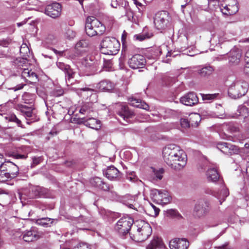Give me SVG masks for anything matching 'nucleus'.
<instances>
[{
  "instance_id": "22",
  "label": "nucleus",
  "mask_w": 249,
  "mask_h": 249,
  "mask_svg": "<svg viewBox=\"0 0 249 249\" xmlns=\"http://www.w3.org/2000/svg\"><path fill=\"white\" fill-rule=\"evenodd\" d=\"M117 114L126 121L128 119L132 118L134 115V113L130 110L128 107L125 105H121L120 106L117 111Z\"/></svg>"
},
{
  "instance_id": "37",
  "label": "nucleus",
  "mask_w": 249,
  "mask_h": 249,
  "mask_svg": "<svg viewBox=\"0 0 249 249\" xmlns=\"http://www.w3.org/2000/svg\"><path fill=\"white\" fill-rule=\"evenodd\" d=\"M35 95L30 93L25 92L22 95V100L25 104H32L34 103Z\"/></svg>"
},
{
  "instance_id": "64",
  "label": "nucleus",
  "mask_w": 249,
  "mask_h": 249,
  "mask_svg": "<svg viewBox=\"0 0 249 249\" xmlns=\"http://www.w3.org/2000/svg\"><path fill=\"white\" fill-rule=\"evenodd\" d=\"M248 121L249 122L245 124V129L247 134L249 135V117Z\"/></svg>"
},
{
  "instance_id": "19",
  "label": "nucleus",
  "mask_w": 249,
  "mask_h": 249,
  "mask_svg": "<svg viewBox=\"0 0 249 249\" xmlns=\"http://www.w3.org/2000/svg\"><path fill=\"white\" fill-rule=\"evenodd\" d=\"M241 54L240 49L234 47L230 51L228 54L229 63L231 64H238L240 62Z\"/></svg>"
},
{
  "instance_id": "60",
  "label": "nucleus",
  "mask_w": 249,
  "mask_h": 249,
  "mask_svg": "<svg viewBox=\"0 0 249 249\" xmlns=\"http://www.w3.org/2000/svg\"><path fill=\"white\" fill-rule=\"evenodd\" d=\"M99 189L105 191H107L109 190L110 187L108 184L102 180V183L101 184L100 187H99Z\"/></svg>"
},
{
  "instance_id": "20",
  "label": "nucleus",
  "mask_w": 249,
  "mask_h": 249,
  "mask_svg": "<svg viewBox=\"0 0 249 249\" xmlns=\"http://www.w3.org/2000/svg\"><path fill=\"white\" fill-rule=\"evenodd\" d=\"M220 9L221 12L225 15H233L238 11V8L236 4L231 5L225 2L220 3Z\"/></svg>"
},
{
  "instance_id": "35",
  "label": "nucleus",
  "mask_w": 249,
  "mask_h": 249,
  "mask_svg": "<svg viewBox=\"0 0 249 249\" xmlns=\"http://www.w3.org/2000/svg\"><path fill=\"white\" fill-rule=\"evenodd\" d=\"M53 222V219L48 217H45L37 219L36 224L44 227H48L51 226Z\"/></svg>"
},
{
  "instance_id": "5",
  "label": "nucleus",
  "mask_w": 249,
  "mask_h": 249,
  "mask_svg": "<svg viewBox=\"0 0 249 249\" xmlns=\"http://www.w3.org/2000/svg\"><path fill=\"white\" fill-rule=\"evenodd\" d=\"M247 83L242 81H236L233 82L228 89V94L233 99L239 98L244 95L248 91Z\"/></svg>"
},
{
  "instance_id": "49",
  "label": "nucleus",
  "mask_w": 249,
  "mask_h": 249,
  "mask_svg": "<svg viewBox=\"0 0 249 249\" xmlns=\"http://www.w3.org/2000/svg\"><path fill=\"white\" fill-rule=\"evenodd\" d=\"M136 6L137 7L140 13H142L145 9V6L137 0H133Z\"/></svg>"
},
{
  "instance_id": "57",
  "label": "nucleus",
  "mask_w": 249,
  "mask_h": 249,
  "mask_svg": "<svg viewBox=\"0 0 249 249\" xmlns=\"http://www.w3.org/2000/svg\"><path fill=\"white\" fill-rule=\"evenodd\" d=\"M73 249H91L90 247L86 243H80Z\"/></svg>"
},
{
  "instance_id": "45",
  "label": "nucleus",
  "mask_w": 249,
  "mask_h": 249,
  "mask_svg": "<svg viewBox=\"0 0 249 249\" xmlns=\"http://www.w3.org/2000/svg\"><path fill=\"white\" fill-rule=\"evenodd\" d=\"M29 53V49L26 44H23L21 45L20 49V53L23 57L28 56V53Z\"/></svg>"
},
{
  "instance_id": "40",
  "label": "nucleus",
  "mask_w": 249,
  "mask_h": 249,
  "mask_svg": "<svg viewBox=\"0 0 249 249\" xmlns=\"http://www.w3.org/2000/svg\"><path fill=\"white\" fill-rule=\"evenodd\" d=\"M6 119L9 122L15 123L18 126L24 128L22 124L21 121L17 118L16 115L14 114L9 115L6 117Z\"/></svg>"
},
{
  "instance_id": "21",
  "label": "nucleus",
  "mask_w": 249,
  "mask_h": 249,
  "mask_svg": "<svg viewBox=\"0 0 249 249\" xmlns=\"http://www.w3.org/2000/svg\"><path fill=\"white\" fill-rule=\"evenodd\" d=\"M17 109L24 116L27 120H28V118H32L34 116L33 109L31 107L19 104L17 106ZM27 124H30V122L27 121Z\"/></svg>"
},
{
  "instance_id": "62",
  "label": "nucleus",
  "mask_w": 249,
  "mask_h": 249,
  "mask_svg": "<svg viewBox=\"0 0 249 249\" xmlns=\"http://www.w3.org/2000/svg\"><path fill=\"white\" fill-rule=\"evenodd\" d=\"M31 70H29L28 69H23V71L21 72V76L24 78H26V77H28L30 72Z\"/></svg>"
},
{
  "instance_id": "33",
  "label": "nucleus",
  "mask_w": 249,
  "mask_h": 249,
  "mask_svg": "<svg viewBox=\"0 0 249 249\" xmlns=\"http://www.w3.org/2000/svg\"><path fill=\"white\" fill-rule=\"evenodd\" d=\"M201 116L198 113H192L189 115V121L191 126H197L201 121Z\"/></svg>"
},
{
  "instance_id": "11",
  "label": "nucleus",
  "mask_w": 249,
  "mask_h": 249,
  "mask_svg": "<svg viewBox=\"0 0 249 249\" xmlns=\"http://www.w3.org/2000/svg\"><path fill=\"white\" fill-rule=\"evenodd\" d=\"M81 63L87 71L93 73H95L98 71V63L97 61H95L93 56L86 55L81 59Z\"/></svg>"
},
{
  "instance_id": "31",
  "label": "nucleus",
  "mask_w": 249,
  "mask_h": 249,
  "mask_svg": "<svg viewBox=\"0 0 249 249\" xmlns=\"http://www.w3.org/2000/svg\"><path fill=\"white\" fill-rule=\"evenodd\" d=\"M65 74V79L67 85L69 86L72 84L73 79L75 74V71L70 67L67 70L64 72Z\"/></svg>"
},
{
  "instance_id": "2",
  "label": "nucleus",
  "mask_w": 249,
  "mask_h": 249,
  "mask_svg": "<svg viewBox=\"0 0 249 249\" xmlns=\"http://www.w3.org/2000/svg\"><path fill=\"white\" fill-rule=\"evenodd\" d=\"M134 234H130L131 238L136 242H142L147 240L151 235L152 230L150 224L143 221L138 220L134 223Z\"/></svg>"
},
{
  "instance_id": "13",
  "label": "nucleus",
  "mask_w": 249,
  "mask_h": 249,
  "mask_svg": "<svg viewBox=\"0 0 249 249\" xmlns=\"http://www.w3.org/2000/svg\"><path fill=\"white\" fill-rule=\"evenodd\" d=\"M146 60L144 57L141 54H135L128 60V64L132 69L142 68L145 65Z\"/></svg>"
},
{
  "instance_id": "16",
  "label": "nucleus",
  "mask_w": 249,
  "mask_h": 249,
  "mask_svg": "<svg viewBox=\"0 0 249 249\" xmlns=\"http://www.w3.org/2000/svg\"><path fill=\"white\" fill-rule=\"evenodd\" d=\"M180 102L187 106H193L198 103V98L194 92H189L180 98Z\"/></svg>"
},
{
  "instance_id": "10",
  "label": "nucleus",
  "mask_w": 249,
  "mask_h": 249,
  "mask_svg": "<svg viewBox=\"0 0 249 249\" xmlns=\"http://www.w3.org/2000/svg\"><path fill=\"white\" fill-rule=\"evenodd\" d=\"M210 203L208 201L203 200L197 202L194 207L195 214L198 217L206 215L210 211Z\"/></svg>"
},
{
  "instance_id": "61",
  "label": "nucleus",
  "mask_w": 249,
  "mask_h": 249,
  "mask_svg": "<svg viewBox=\"0 0 249 249\" xmlns=\"http://www.w3.org/2000/svg\"><path fill=\"white\" fill-rule=\"evenodd\" d=\"M80 90L84 91V92H87V95H92L93 93L95 91L93 89H90L89 88H82L80 89Z\"/></svg>"
},
{
  "instance_id": "38",
  "label": "nucleus",
  "mask_w": 249,
  "mask_h": 249,
  "mask_svg": "<svg viewBox=\"0 0 249 249\" xmlns=\"http://www.w3.org/2000/svg\"><path fill=\"white\" fill-rule=\"evenodd\" d=\"M78 222L85 223L86 224H91L93 223L95 219L90 215L84 216L80 215L78 219Z\"/></svg>"
},
{
  "instance_id": "43",
  "label": "nucleus",
  "mask_w": 249,
  "mask_h": 249,
  "mask_svg": "<svg viewBox=\"0 0 249 249\" xmlns=\"http://www.w3.org/2000/svg\"><path fill=\"white\" fill-rule=\"evenodd\" d=\"M125 11V16H126L128 19V20H131L133 18L134 13L132 10L130 8L129 5V3L128 4V6L124 7L123 8Z\"/></svg>"
},
{
  "instance_id": "26",
  "label": "nucleus",
  "mask_w": 249,
  "mask_h": 249,
  "mask_svg": "<svg viewBox=\"0 0 249 249\" xmlns=\"http://www.w3.org/2000/svg\"><path fill=\"white\" fill-rule=\"evenodd\" d=\"M97 88L101 91H107L114 89V84L109 80H103L98 84Z\"/></svg>"
},
{
  "instance_id": "17",
  "label": "nucleus",
  "mask_w": 249,
  "mask_h": 249,
  "mask_svg": "<svg viewBox=\"0 0 249 249\" xmlns=\"http://www.w3.org/2000/svg\"><path fill=\"white\" fill-rule=\"evenodd\" d=\"M41 235L35 227L27 230L22 233V239L27 242H33L40 238Z\"/></svg>"
},
{
  "instance_id": "6",
  "label": "nucleus",
  "mask_w": 249,
  "mask_h": 249,
  "mask_svg": "<svg viewBox=\"0 0 249 249\" xmlns=\"http://www.w3.org/2000/svg\"><path fill=\"white\" fill-rule=\"evenodd\" d=\"M48 193V190L40 186H32L25 189L19 193L21 197L25 199H33L37 197H45Z\"/></svg>"
},
{
  "instance_id": "15",
  "label": "nucleus",
  "mask_w": 249,
  "mask_h": 249,
  "mask_svg": "<svg viewBox=\"0 0 249 249\" xmlns=\"http://www.w3.org/2000/svg\"><path fill=\"white\" fill-rule=\"evenodd\" d=\"M61 10L62 7L60 4L53 2L46 7L45 13L50 17L56 18L60 15Z\"/></svg>"
},
{
  "instance_id": "63",
  "label": "nucleus",
  "mask_w": 249,
  "mask_h": 249,
  "mask_svg": "<svg viewBox=\"0 0 249 249\" xmlns=\"http://www.w3.org/2000/svg\"><path fill=\"white\" fill-rule=\"evenodd\" d=\"M25 85H26V84H18V85H17L15 87H13L12 88V89L14 90V91H17V90H20V89H23L24 86H25Z\"/></svg>"
},
{
  "instance_id": "51",
  "label": "nucleus",
  "mask_w": 249,
  "mask_h": 249,
  "mask_svg": "<svg viewBox=\"0 0 249 249\" xmlns=\"http://www.w3.org/2000/svg\"><path fill=\"white\" fill-rule=\"evenodd\" d=\"M56 65L59 69L63 71L64 72L70 67L69 65L61 62H57Z\"/></svg>"
},
{
  "instance_id": "24",
  "label": "nucleus",
  "mask_w": 249,
  "mask_h": 249,
  "mask_svg": "<svg viewBox=\"0 0 249 249\" xmlns=\"http://www.w3.org/2000/svg\"><path fill=\"white\" fill-rule=\"evenodd\" d=\"M106 177L110 180H113L119 178L121 173L118 170L113 166L108 167L105 172Z\"/></svg>"
},
{
  "instance_id": "9",
  "label": "nucleus",
  "mask_w": 249,
  "mask_h": 249,
  "mask_svg": "<svg viewBox=\"0 0 249 249\" xmlns=\"http://www.w3.org/2000/svg\"><path fill=\"white\" fill-rule=\"evenodd\" d=\"M154 23L158 30H164L169 23L168 13L165 11L157 12L154 17Z\"/></svg>"
},
{
  "instance_id": "42",
  "label": "nucleus",
  "mask_w": 249,
  "mask_h": 249,
  "mask_svg": "<svg viewBox=\"0 0 249 249\" xmlns=\"http://www.w3.org/2000/svg\"><path fill=\"white\" fill-rule=\"evenodd\" d=\"M202 100L203 101L210 102L214 99H216L218 95V94L214 93V94H200Z\"/></svg>"
},
{
  "instance_id": "44",
  "label": "nucleus",
  "mask_w": 249,
  "mask_h": 249,
  "mask_svg": "<svg viewBox=\"0 0 249 249\" xmlns=\"http://www.w3.org/2000/svg\"><path fill=\"white\" fill-rule=\"evenodd\" d=\"M90 183L93 186L99 188L102 183V180L100 178L95 177L91 179Z\"/></svg>"
},
{
  "instance_id": "36",
  "label": "nucleus",
  "mask_w": 249,
  "mask_h": 249,
  "mask_svg": "<svg viewBox=\"0 0 249 249\" xmlns=\"http://www.w3.org/2000/svg\"><path fill=\"white\" fill-rule=\"evenodd\" d=\"M128 2L125 0H112L111 6L114 8H117L118 7L124 8L128 6Z\"/></svg>"
},
{
  "instance_id": "32",
  "label": "nucleus",
  "mask_w": 249,
  "mask_h": 249,
  "mask_svg": "<svg viewBox=\"0 0 249 249\" xmlns=\"http://www.w3.org/2000/svg\"><path fill=\"white\" fill-rule=\"evenodd\" d=\"M57 39L53 35H48L44 40L43 45L44 47L51 48V46L56 44Z\"/></svg>"
},
{
  "instance_id": "23",
  "label": "nucleus",
  "mask_w": 249,
  "mask_h": 249,
  "mask_svg": "<svg viewBox=\"0 0 249 249\" xmlns=\"http://www.w3.org/2000/svg\"><path fill=\"white\" fill-rule=\"evenodd\" d=\"M246 105H242L239 107L237 112L233 117H237L238 116H244L246 121L248 120L249 118L247 116L249 115V100L245 103Z\"/></svg>"
},
{
  "instance_id": "48",
  "label": "nucleus",
  "mask_w": 249,
  "mask_h": 249,
  "mask_svg": "<svg viewBox=\"0 0 249 249\" xmlns=\"http://www.w3.org/2000/svg\"><path fill=\"white\" fill-rule=\"evenodd\" d=\"M112 66V62L110 60H104L103 68L107 71L110 70Z\"/></svg>"
},
{
  "instance_id": "54",
  "label": "nucleus",
  "mask_w": 249,
  "mask_h": 249,
  "mask_svg": "<svg viewBox=\"0 0 249 249\" xmlns=\"http://www.w3.org/2000/svg\"><path fill=\"white\" fill-rule=\"evenodd\" d=\"M224 127H225L226 129L229 130L231 133H233L238 131V128L234 126L232 124L226 125L225 126H224Z\"/></svg>"
},
{
  "instance_id": "30",
  "label": "nucleus",
  "mask_w": 249,
  "mask_h": 249,
  "mask_svg": "<svg viewBox=\"0 0 249 249\" xmlns=\"http://www.w3.org/2000/svg\"><path fill=\"white\" fill-rule=\"evenodd\" d=\"M101 122L97 120L92 116L86 117V126H88L91 128L98 129L100 128Z\"/></svg>"
},
{
  "instance_id": "55",
  "label": "nucleus",
  "mask_w": 249,
  "mask_h": 249,
  "mask_svg": "<svg viewBox=\"0 0 249 249\" xmlns=\"http://www.w3.org/2000/svg\"><path fill=\"white\" fill-rule=\"evenodd\" d=\"M151 37V36H148V35L145 34H139V35H136L134 36V37L135 38L136 40L142 41L145 39V38H149Z\"/></svg>"
},
{
  "instance_id": "50",
  "label": "nucleus",
  "mask_w": 249,
  "mask_h": 249,
  "mask_svg": "<svg viewBox=\"0 0 249 249\" xmlns=\"http://www.w3.org/2000/svg\"><path fill=\"white\" fill-rule=\"evenodd\" d=\"M180 124L183 128H188L191 126L189 120L186 118H181L180 119Z\"/></svg>"
},
{
  "instance_id": "3",
  "label": "nucleus",
  "mask_w": 249,
  "mask_h": 249,
  "mask_svg": "<svg viewBox=\"0 0 249 249\" xmlns=\"http://www.w3.org/2000/svg\"><path fill=\"white\" fill-rule=\"evenodd\" d=\"M106 30L105 26L94 17L87 18L85 23V31L89 36H100Z\"/></svg>"
},
{
  "instance_id": "58",
  "label": "nucleus",
  "mask_w": 249,
  "mask_h": 249,
  "mask_svg": "<svg viewBox=\"0 0 249 249\" xmlns=\"http://www.w3.org/2000/svg\"><path fill=\"white\" fill-rule=\"evenodd\" d=\"M216 249H231L232 247L229 245V242H226L225 244L214 247Z\"/></svg>"
},
{
  "instance_id": "59",
  "label": "nucleus",
  "mask_w": 249,
  "mask_h": 249,
  "mask_svg": "<svg viewBox=\"0 0 249 249\" xmlns=\"http://www.w3.org/2000/svg\"><path fill=\"white\" fill-rule=\"evenodd\" d=\"M16 63L18 67L23 66V64L27 63V59L23 57L17 59Z\"/></svg>"
},
{
  "instance_id": "39",
  "label": "nucleus",
  "mask_w": 249,
  "mask_h": 249,
  "mask_svg": "<svg viewBox=\"0 0 249 249\" xmlns=\"http://www.w3.org/2000/svg\"><path fill=\"white\" fill-rule=\"evenodd\" d=\"M213 71V69L211 66H206L200 69L199 73L201 76L206 77L210 75Z\"/></svg>"
},
{
  "instance_id": "1",
  "label": "nucleus",
  "mask_w": 249,
  "mask_h": 249,
  "mask_svg": "<svg viewBox=\"0 0 249 249\" xmlns=\"http://www.w3.org/2000/svg\"><path fill=\"white\" fill-rule=\"evenodd\" d=\"M164 161L172 169L180 170L186 165L187 156L179 146L171 144L166 146L162 150Z\"/></svg>"
},
{
  "instance_id": "34",
  "label": "nucleus",
  "mask_w": 249,
  "mask_h": 249,
  "mask_svg": "<svg viewBox=\"0 0 249 249\" xmlns=\"http://www.w3.org/2000/svg\"><path fill=\"white\" fill-rule=\"evenodd\" d=\"M229 195V193L227 189L223 187L220 193H217L216 195H213L216 197L219 200L220 204H222V202L224 201L225 198Z\"/></svg>"
},
{
  "instance_id": "28",
  "label": "nucleus",
  "mask_w": 249,
  "mask_h": 249,
  "mask_svg": "<svg viewBox=\"0 0 249 249\" xmlns=\"http://www.w3.org/2000/svg\"><path fill=\"white\" fill-rule=\"evenodd\" d=\"M207 178L209 181L215 182L219 178V175L217 170L215 167L209 168L206 173Z\"/></svg>"
},
{
  "instance_id": "53",
  "label": "nucleus",
  "mask_w": 249,
  "mask_h": 249,
  "mask_svg": "<svg viewBox=\"0 0 249 249\" xmlns=\"http://www.w3.org/2000/svg\"><path fill=\"white\" fill-rule=\"evenodd\" d=\"M65 36L69 38H73L75 36V33L70 29H68L65 34Z\"/></svg>"
},
{
  "instance_id": "47",
  "label": "nucleus",
  "mask_w": 249,
  "mask_h": 249,
  "mask_svg": "<svg viewBox=\"0 0 249 249\" xmlns=\"http://www.w3.org/2000/svg\"><path fill=\"white\" fill-rule=\"evenodd\" d=\"M168 213L173 217L176 218L178 219L182 218V215L176 210H170L169 211Z\"/></svg>"
},
{
  "instance_id": "4",
  "label": "nucleus",
  "mask_w": 249,
  "mask_h": 249,
  "mask_svg": "<svg viewBox=\"0 0 249 249\" xmlns=\"http://www.w3.org/2000/svg\"><path fill=\"white\" fill-rule=\"evenodd\" d=\"M101 46V50L103 53L115 55L119 51L120 44L115 38L107 36L103 39Z\"/></svg>"
},
{
  "instance_id": "52",
  "label": "nucleus",
  "mask_w": 249,
  "mask_h": 249,
  "mask_svg": "<svg viewBox=\"0 0 249 249\" xmlns=\"http://www.w3.org/2000/svg\"><path fill=\"white\" fill-rule=\"evenodd\" d=\"M164 170L163 169H160L159 170H154V176L157 179L160 180L162 178V174Z\"/></svg>"
},
{
  "instance_id": "41",
  "label": "nucleus",
  "mask_w": 249,
  "mask_h": 249,
  "mask_svg": "<svg viewBox=\"0 0 249 249\" xmlns=\"http://www.w3.org/2000/svg\"><path fill=\"white\" fill-rule=\"evenodd\" d=\"M20 149H19L15 151H13L11 153V156L16 159H26L27 158V154L25 153H21Z\"/></svg>"
},
{
  "instance_id": "56",
  "label": "nucleus",
  "mask_w": 249,
  "mask_h": 249,
  "mask_svg": "<svg viewBox=\"0 0 249 249\" xmlns=\"http://www.w3.org/2000/svg\"><path fill=\"white\" fill-rule=\"evenodd\" d=\"M30 74L28 76V77L32 80H33L34 81L31 82L30 83L31 84H34L35 83H36V81L37 80V76L36 74L34 72V71H30Z\"/></svg>"
},
{
  "instance_id": "27",
  "label": "nucleus",
  "mask_w": 249,
  "mask_h": 249,
  "mask_svg": "<svg viewBox=\"0 0 249 249\" xmlns=\"http://www.w3.org/2000/svg\"><path fill=\"white\" fill-rule=\"evenodd\" d=\"M129 103L132 106L142 108L146 110L149 109V107L145 102L142 101L140 99H138L133 97L130 98L128 100Z\"/></svg>"
},
{
  "instance_id": "25",
  "label": "nucleus",
  "mask_w": 249,
  "mask_h": 249,
  "mask_svg": "<svg viewBox=\"0 0 249 249\" xmlns=\"http://www.w3.org/2000/svg\"><path fill=\"white\" fill-rule=\"evenodd\" d=\"M79 113L86 115L87 116H92L93 113V104L91 102H87L83 104L79 109Z\"/></svg>"
},
{
  "instance_id": "29",
  "label": "nucleus",
  "mask_w": 249,
  "mask_h": 249,
  "mask_svg": "<svg viewBox=\"0 0 249 249\" xmlns=\"http://www.w3.org/2000/svg\"><path fill=\"white\" fill-rule=\"evenodd\" d=\"M163 246L162 241L160 238L154 237L150 243L146 246V249H159Z\"/></svg>"
},
{
  "instance_id": "8",
  "label": "nucleus",
  "mask_w": 249,
  "mask_h": 249,
  "mask_svg": "<svg viewBox=\"0 0 249 249\" xmlns=\"http://www.w3.org/2000/svg\"><path fill=\"white\" fill-rule=\"evenodd\" d=\"M133 223V219L131 217H123L117 222L115 229L121 235H124L128 233Z\"/></svg>"
},
{
  "instance_id": "18",
  "label": "nucleus",
  "mask_w": 249,
  "mask_h": 249,
  "mask_svg": "<svg viewBox=\"0 0 249 249\" xmlns=\"http://www.w3.org/2000/svg\"><path fill=\"white\" fill-rule=\"evenodd\" d=\"M189 242L185 238H175L170 241V249H187Z\"/></svg>"
},
{
  "instance_id": "14",
  "label": "nucleus",
  "mask_w": 249,
  "mask_h": 249,
  "mask_svg": "<svg viewBox=\"0 0 249 249\" xmlns=\"http://www.w3.org/2000/svg\"><path fill=\"white\" fill-rule=\"evenodd\" d=\"M0 164L2 166L3 169H5V171L9 174L11 179L17 177L19 173V169L17 165L10 161L4 162L0 161Z\"/></svg>"
},
{
  "instance_id": "7",
  "label": "nucleus",
  "mask_w": 249,
  "mask_h": 249,
  "mask_svg": "<svg viewBox=\"0 0 249 249\" xmlns=\"http://www.w3.org/2000/svg\"><path fill=\"white\" fill-rule=\"evenodd\" d=\"M150 196L153 201L158 204H167L171 200L169 193L164 190L152 189L150 191Z\"/></svg>"
},
{
  "instance_id": "46",
  "label": "nucleus",
  "mask_w": 249,
  "mask_h": 249,
  "mask_svg": "<svg viewBox=\"0 0 249 249\" xmlns=\"http://www.w3.org/2000/svg\"><path fill=\"white\" fill-rule=\"evenodd\" d=\"M89 45L88 42L86 40H81L76 44V48L77 49L87 48Z\"/></svg>"
},
{
  "instance_id": "12",
  "label": "nucleus",
  "mask_w": 249,
  "mask_h": 249,
  "mask_svg": "<svg viewBox=\"0 0 249 249\" xmlns=\"http://www.w3.org/2000/svg\"><path fill=\"white\" fill-rule=\"evenodd\" d=\"M216 147L222 153L227 155L238 154L240 151L237 146L228 142H219Z\"/></svg>"
}]
</instances>
